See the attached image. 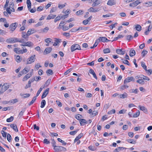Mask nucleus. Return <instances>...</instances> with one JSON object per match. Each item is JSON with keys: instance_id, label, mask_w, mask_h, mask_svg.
Instances as JSON below:
<instances>
[{"instance_id": "f3484780", "label": "nucleus", "mask_w": 152, "mask_h": 152, "mask_svg": "<svg viewBox=\"0 0 152 152\" xmlns=\"http://www.w3.org/2000/svg\"><path fill=\"white\" fill-rule=\"evenodd\" d=\"M138 107L140 110L143 111L145 113H147V109L145 107L139 105Z\"/></svg>"}, {"instance_id": "4468645a", "label": "nucleus", "mask_w": 152, "mask_h": 152, "mask_svg": "<svg viewBox=\"0 0 152 152\" xmlns=\"http://www.w3.org/2000/svg\"><path fill=\"white\" fill-rule=\"evenodd\" d=\"M33 43L30 42H26V45H23V44H20V46H28V47H31L33 45Z\"/></svg>"}, {"instance_id": "69168bd1", "label": "nucleus", "mask_w": 152, "mask_h": 152, "mask_svg": "<svg viewBox=\"0 0 152 152\" xmlns=\"http://www.w3.org/2000/svg\"><path fill=\"white\" fill-rule=\"evenodd\" d=\"M52 40V39H51L50 38H47L45 39V42H47V43H49L50 42H51V41Z\"/></svg>"}, {"instance_id": "f704fd0d", "label": "nucleus", "mask_w": 152, "mask_h": 152, "mask_svg": "<svg viewBox=\"0 0 152 152\" xmlns=\"http://www.w3.org/2000/svg\"><path fill=\"white\" fill-rule=\"evenodd\" d=\"M37 99L36 96H34L33 97L32 100L29 103H28V105L30 106L31 104H32Z\"/></svg>"}, {"instance_id": "e433bc0d", "label": "nucleus", "mask_w": 152, "mask_h": 152, "mask_svg": "<svg viewBox=\"0 0 152 152\" xmlns=\"http://www.w3.org/2000/svg\"><path fill=\"white\" fill-rule=\"evenodd\" d=\"M141 66L146 71H147V66L144 62H141Z\"/></svg>"}, {"instance_id": "9b49d317", "label": "nucleus", "mask_w": 152, "mask_h": 152, "mask_svg": "<svg viewBox=\"0 0 152 152\" xmlns=\"http://www.w3.org/2000/svg\"><path fill=\"white\" fill-rule=\"evenodd\" d=\"M99 42L101 41L102 42H107L108 41H110L111 40H108L106 37H100L98 39Z\"/></svg>"}, {"instance_id": "58836bf2", "label": "nucleus", "mask_w": 152, "mask_h": 152, "mask_svg": "<svg viewBox=\"0 0 152 152\" xmlns=\"http://www.w3.org/2000/svg\"><path fill=\"white\" fill-rule=\"evenodd\" d=\"M41 108H43L45 104H46V101L45 100H42V102L41 103Z\"/></svg>"}, {"instance_id": "6e6d98bb", "label": "nucleus", "mask_w": 152, "mask_h": 152, "mask_svg": "<svg viewBox=\"0 0 152 152\" xmlns=\"http://www.w3.org/2000/svg\"><path fill=\"white\" fill-rule=\"evenodd\" d=\"M25 111V109H22V110L18 116L21 117L23 115V113Z\"/></svg>"}, {"instance_id": "e2e57ef3", "label": "nucleus", "mask_w": 152, "mask_h": 152, "mask_svg": "<svg viewBox=\"0 0 152 152\" xmlns=\"http://www.w3.org/2000/svg\"><path fill=\"white\" fill-rule=\"evenodd\" d=\"M56 103L58 105V106L59 107H61L62 106V104L61 103V102H60L59 101H56Z\"/></svg>"}, {"instance_id": "20e7f679", "label": "nucleus", "mask_w": 152, "mask_h": 152, "mask_svg": "<svg viewBox=\"0 0 152 152\" xmlns=\"http://www.w3.org/2000/svg\"><path fill=\"white\" fill-rule=\"evenodd\" d=\"M14 51L16 53L18 54H23L24 53H26L27 50L26 49H23V50H19L18 48H15L14 49Z\"/></svg>"}, {"instance_id": "052dcab7", "label": "nucleus", "mask_w": 152, "mask_h": 152, "mask_svg": "<svg viewBox=\"0 0 152 152\" xmlns=\"http://www.w3.org/2000/svg\"><path fill=\"white\" fill-rule=\"evenodd\" d=\"M1 132L2 135L3 137L5 138L7 136V133L3 130L1 131Z\"/></svg>"}, {"instance_id": "5fc2aeb1", "label": "nucleus", "mask_w": 152, "mask_h": 152, "mask_svg": "<svg viewBox=\"0 0 152 152\" xmlns=\"http://www.w3.org/2000/svg\"><path fill=\"white\" fill-rule=\"evenodd\" d=\"M28 10L29 11L31 12L32 13L35 12L36 10V8L35 7H34L33 8H32L31 9V8H30L29 10Z\"/></svg>"}, {"instance_id": "c03bdc74", "label": "nucleus", "mask_w": 152, "mask_h": 152, "mask_svg": "<svg viewBox=\"0 0 152 152\" xmlns=\"http://www.w3.org/2000/svg\"><path fill=\"white\" fill-rule=\"evenodd\" d=\"M7 139L9 142H10L11 141V135L9 134H8L7 135Z\"/></svg>"}, {"instance_id": "393cba45", "label": "nucleus", "mask_w": 152, "mask_h": 152, "mask_svg": "<svg viewBox=\"0 0 152 152\" xmlns=\"http://www.w3.org/2000/svg\"><path fill=\"white\" fill-rule=\"evenodd\" d=\"M83 133L80 134L78 136H77L74 140V142H76L80 139L83 136Z\"/></svg>"}, {"instance_id": "4d7b16f0", "label": "nucleus", "mask_w": 152, "mask_h": 152, "mask_svg": "<svg viewBox=\"0 0 152 152\" xmlns=\"http://www.w3.org/2000/svg\"><path fill=\"white\" fill-rule=\"evenodd\" d=\"M44 8V7L42 6H39L37 7V11L39 12L42 11Z\"/></svg>"}, {"instance_id": "7ed1b4c3", "label": "nucleus", "mask_w": 152, "mask_h": 152, "mask_svg": "<svg viewBox=\"0 0 152 152\" xmlns=\"http://www.w3.org/2000/svg\"><path fill=\"white\" fill-rule=\"evenodd\" d=\"M93 2V3L92 4V6L94 7L99 4L101 2V0H89V3H92Z\"/></svg>"}, {"instance_id": "cd10ccee", "label": "nucleus", "mask_w": 152, "mask_h": 152, "mask_svg": "<svg viewBox=\"0 0 152 152\" xmlns=\"http://www.w3.org/2000/svg\"><path fill=\"white\" fill-rule=\"evenodd\" d=\"M135 28L136 30L138 31H140L142 29V27L139 24L135 25Z\"/></svg>"}, {"instance_id": "423d86ee", "label": "nucleus", "mask_w": 152, "mask_h": 152, "mask_svg": "<svg viewBox=\"0 0 152 152\" xmlns=\"http://www.w3.org/2000/svg\"><path fill=\"white\" fill-rule=\"evenodd\" d=\"M71 49V51L73 52L77 50H81V48L80 46L78 44H76L72 45Z\"/></svg>"}, {"instance_id": "a211bd4d", "label": "nucleus", "mask_w": 152, "mask_h": 152, "mask_svg": "<svg viewBox=\"0 0 152 152\" xmlns=\"http://www.w3.org/2000/svg\"><path fill=\"white\" fill-rule=\"evenodd\" d=\"M107 4L108 5L112 6L115 5L116 4V2L114 0H109Z\"/></svg>"}, {"instance_id": "bb28decb", "label": "nucleus", "mask_w": 152, "mask_h": 152, "mask_svg": "<svg viewBox=\"0 0 152 152\" xmlns=\"http://www.w3.org/2000/svg\"><path fill=\"white\" fill-rule=\"evenodd\" d=\"M61 39L56 38L55 40V42L54 43L53 45L55 46L58 45V44L61 42Z\"/></svg>"}, {"instance_id": "0eeeda50", "label": "nucleus", "mask_w": 152, "mask_h": 152, "mask_svg": "<svg viewBox=\"0 0 152 152\" xmlns=\"http://www.w3.org/2000/svg\"><path fill=\"white\" fill-rule=\"evenodd\" d=\"M131 81L134 82L135 81L134 78L132 77H130L126 78L124 81V84H125L126 83H129Z\"/></svg>"}, {"instance_id": "8fccbe9b", "label": "nucleus", "mask_w": 152, "mask_h": 152, "mask_svg": "<svg viewBox=\"0 0 152 152\" xmlns=\"http://www.w3.org/2000/svg\"><path fill=\"white\" fill-rule=\"evenodd\" d=\"M133 38V37L131 35H129L126 36V39L129 41L131 39H132Z\"/></svg>"}, {"instance_id": "09e8293b", "label": "nucleus", "mask_w": 152, "mask_h": 152, "mask_svg": "<svg viewBox=\"0 0 152 152\" xmlns=\"http://www.w3.org/2000/svg\"><path fill=\"white\" fill-rule=\"evenodd\" d=\"M103 52L104 53H109L110 52V51L109 48H107L104 49L103 50Z\"/></svg>"}, {"instance_id": "412c9836", "label": "nucleus", "mask_w": 152, "mask_h": 152, "mask_svg": "<svg viewBox=\"0 0 152 152\" xmlns=\"http://www.w3.org/2000/svg\"><path fill=\"white\" fill-rule=\"evenodd\" d=\"M80 122L81 126H83L86 124L87 123V122L86 120L84 119H82L80 120Z\"/></svg>"}, {"instance_id": "7c9ffc66", "label": "nucleus", "mask_w": 152, "mask_h": 152, "mask_svg": "<svg viewBox=\"0 0 152 152\" xmlns=\"http://www.w3.org/2000/svg\"><path fill=\"white\" fill-rule=\"evenodd\" d=\"M35 32L34 30L33 29H29L27 32V33L28 34V35L29 36L30 35L34 33Z\"/></svg>"}, {"instance_id": "de8ad7c7", "label": "nucleus", "mask_w": 152, "mask_h": 152, "mask_svg": "<svg viewBox=\"0 0 152 152\" xmlns=\"http://www.w3.org/2000/svg\"><path fill=\"white\" fill-rule=\"evenodd\" d=\"M123 148L122 147H119L116 148L113 151V152H119L121 151L122 149Z\"/></svg>"}, {"instance_id": "2f4dec72", "label": "nucleus", "mask_w": 152, "mask_h": 152, "mask_svg": "<svg viewBox=\"0 0 152 152\" xmlns=\"http://www.w3.org/2000/svg\"><path fill=\"white\" fill-rule=\"evenodd\" d=\"M26 3L27 5L28 8V10H29L31 8V3L30 0H27Z\"/></svg>"}, {"instance_id": "4be33fe9", "label": "nucleus", "mask_w": 152, "mask_h": 152, "mask_svg": "<svg viewBox=\"0 0 152 152\" xmlns=\"http://www.w3.org/2000/svg\"><path fill=\"white\" fill-rule=\"evenodd\" d=\"M10 126L15 132H18V129L16 125L14 124H11L10 125Z\"/></svg>"}, {"instance_id": "c85d7f7f", "label": "nucleus", "mask_w": 152, "mask_h": 152, "mask_svg": "<svg viewBox=\"0 0 152 152\" xmlns=\"http://www.w3.org/2000/svg\"><path fill=\"white\" fill-rule=\"evenodd\" d=\"M121 58V60L123 63H124L125 64H127L128 65H130V63L129 61L127 60L126 59H124L121 58Z\"/></svg>"}, {"instance_id": "1a4fd4ad", "label": "nucleus", "mask_w": 152, "mask_h": 152, "mask_svg": "<svg viewBox=\"0 0 152 152\" xmlns=\"http://www.w3.org/2000/svg\"><path fill=\"white\" fill-rule=\"evenodd\" d=\"M140 3V1L137 0L132 3H130L129 4V6L130 7H134L137 6Z\"/></svg>"}, {"instance_id": "c756f323", "label": "nucleus", "mask_w": 152, "mask_h": 152, "mask_svg": "<svg viewBox=\"0 0 152 152\" xmlns=\"http://www.w3.org/2000/svg\"><path fill=\"white\" fill-rule=\"evenodd\" d=\"M98 114V112L96 111H94L91 114V117L93 118L94 116L97 115Z\"/></svg>"}, {"instance_id": "39448f33", "label": "nucleus", "mask_w": 152, "mask_h": 152, "mask_svg": "<svg viewBox=\"0 0 152 152\" xmlns=\"http://www.w3.org/2000/svg\"><path fill=\"white\" fill-rule=\"evenodd\" d=\"M54 150L56 151H66V149L64 147L57 146H55L54 148H53Z\"/></svg>"}, {"instance_id": "9d476101", "label": "nucleus", "mask_w": 152, "mask_h": 152, "mask_svg": "<svg viewBox=\"0 0 152 152\" xmlns=\"http://www.w3.org/2000/svg\"><path fill=\"white\" fill-rule=\"evenodd\" d=\"M49 90V88H47L45 89V91H44L41 97V98L42 99H43L45 98L48 94Z\"/></svg>"}, {"instance_id": "72a5a7b5", "label": "nucleus", "mask_w": 152, "mask_h": 152, "mask_svg": "<svg viewBox=\"0 0 152 152\" xmlns=\"http://www.w3.org/2000/svg\"><path fill=\"white\" fill-rule=\"evenodd\" d=\"M138 90L137 89H131L129 90V91L130 93H134L135 94H137L138 92Z\"/></svg>"}, {"instance_id": "37998d69", "label": "nucleus", "mask_w": 152, "mask_h": 152, "mask_svg": "<svg viewBox=\"0 0 152 152\" xmlns=\"http://www.w3.org/2000/svg\"><path fill=\"white\" fill-rule=\"evenodd\" d=\"M140 114V112L139 110H138L136 113H134L133 115V117L134 118H136L138 117Z\"/></svg>"}, {"instance_id": "473e14b6", "label": "nucleus", "mask_w": 152, "mask_h": 152, "mask_svg": "<svg viewBox=\"0 0 152 152\" xmlns=\"http://www.w3.org/2000/svg\"><path fill=\"white\" fill-rule=\"evenodd\" d=\"M49 30V28L48 27H46L43 29H41V31L42 33H46Z\"/></svg>"}, {"instance_id": "2eb2a0df", "label": "nucleus", "mask_w": 152, "mask_h": 152, "mask_svg": "<svg viewBox=\"0 0 152 152\" xmlns=\"http://www.w3.org/2000/svg\"><path fill=\"white\" fill-rule=\"evenodd\" d=\"M52 48L50 47L47 48L45 50L44 53H45L46 54L50 53L52 51Z\"/></svg>"}, {"instance_id": "774afa93", "label": "nucleus", "mask_w": 152, "mask_h": 152, "mask_svg": "<svg viewBox=\"0 0 152 152\" xmlns=\"http://www.w3.org/2000/svg\"><path fill=\"white\" fill-rule=\"evenodd\" d=\"M99 42V40L98 39H96V41L95 43L94 44V46L95 47H96L98 45Z\"/></svg>"}, {"instance_id": "13d9d810", "label": "nucleus", "mask_w": 152, "mask_h": 152, "mask_svg": "<svg viewBox=\"0 0 152 152\" xmlns=\"http://www.w3.org/2000/svg\"><path fill=\"white\" fill-rule=\"evenodd\" d=\"M115 112V109H112L110 111L108 112L107 114L109 115L111 114L112 113H114Z\"/></svg>"}, {"instance_id": "aec40b11", "label": "nucleus", "mask_w": 152, "mask_h": 152, "mask_svg": "<svg viewBox=\"0 0 152 152\" xmlns=\"http://www.w3.org/2000/svg\"><path fill=\"white\" fill-rule=\"evenodd\" d=\"M89 72L93 75L94 77L96 79H97L96 75L94 72V70L92 69H90L89 71Z\"/></svg>"}, {"instance_id": "4c0bfd02", "label": "nucleus", "mask_w": 152, "mask_h": 152, "mask_svg": "<svg viewBox=\"0 0 152 152\" xmlns=\"http://www.w3.org/2000/svg\"><path fill=\"white\" fill-rule=\"evenodd\" d=\"M12 6H10L9 7H7L6 8V11L8 12V13L10 15L11 14V11L10 10L13 7Z\"/></svg>"}, {"instance_id": "6ab92c4d", "label": "nucleus", "mask_w": 152, "mask_h": 152, "mask_svg": "<svg viewBox=\"0 0 152 152\" xmlns=\"http://www.w3.org/2000/svg\"><path fill=\"white\" fill-rule=\"evenodd\" d=\"M32 75V73H31L30 74H28L26 75L24 77H23V81H25L27 79H28L30 78Z\"/></svg>"}, {"instance_id": "338daca9", "label": "nucleus", "mask_w": 152, "mask_h": 152, "mask_svg": "<svg viewBox=\"0 0 152 152\" xmlns=\"http://www.w3.org/2000/svg\"><path fill=\"white\" fill-rule=\"evenodd\" d=\"M137 83H143H143L144 82V81L143 80V79H139L137 81Z\"/></svg>"}, {"instance_id": "864d4df0", "label": "nucleus", "mask_w": 152, "mask_h": 152, "mask_svg": "<svg viewBox=\"0 0 152 152\" xmlns=\"http://www.w3.org/2000/svg\"><path fill=\"white\" fill-rule=\"evenodd\" d=\"M147 53L148 51L146 50H143L141 53L142 57H144Z\"/></svg>"}, {"instance_id": "dca6fc26", "label": "nucleus", "mask_w": 152, "mask_h": 152, "mask_svg": "<svg viewBox=\"0 0 152 152\" xmlns=\"http://www.w3.org/2000/svg\"><path fill=\"white\" fill-rule=\"evenodd\" d=\"M116 52L117 54L124 55L125 54V51H122L121 49L118 48L116 50Z\"/></svg>"}, {"instance_id": "f03ea898", "label": "nucleus", "mask_w": 152, "mask_h": 152, "mask_svg": "<svg viewBox=\"0 0 152 152\" xmlns=\"http://www.w3.org/2000/svg\"><path fill=\"white\" fill-rule=\"evenodd\" d=\"M35 55H32L31 57L28 58L26 63V64H30L34 62L36 59Z\"/></svg>"}, {"instance_id": "a878e982", "label": "nucleus", "mask_w": 152, "mask_h": 152, "mask_svg": "<svg viewBox=\"0 0 152 152\" xmlns=\"http://www.w3.org/2000/svg\"><path fill=\"white\" fill-rule=\"evenodd\" d=\"M56 16V15H53L52 14H50L47 17L46 19L47 20H50L51 19H53Z\"/></svg>"}, {"instance_id": "ea45409f", "label": "nucleus", "mask_w": 152, "mask_h": 152, "mask_svg": "<svg viewBox=\"0 0 152 152\" xmlns=\"http://www.w3.org/2000/svg\"><path fill=\"white\" fill-rule=\"evenodd\" d=\"M127 141L128 142L132 144H135L136 142L135 141H134L133 140H131L130 139H128L127 140Z\"/></svg>"}, {"instance_id": "6e6552de", "label": "nucleus", "mask_w": 152, "mask_h": 152, "mask_svg": "<svg viewBox=\"0 0 152 152\" xmlns=\"http://www.w3.org/2000/svg\"><path fill=\"white\" fill-rule=\"evenodd\" d=\"M18 25V23H12L10 26V28L12 31H14Z\"/></svg>"}, {"instance_id": "b1692460", "label": "nucleus", "mask_w": 152, "mask_h": 152, "mask_svg": "<svg viewBox=\"0 0 152 152\" xmlns=\"http://www.w3.org/2000/svg\"><path fill=\"white\" fill-rule=\"evenodd\" d=\"M127 94L126 93H124V94H120L119 95L118 98H120L124 99L127 97Z\"/></svg>"}, {"instance_id": "c9c22d12", "label": "nucleus", "mask_w": 152, "mask_h": 152, "mask_svg": "<svg viewBox=\"0 0 152 152\" xmlns=\"http://www.w3.org/2000/svg\"><path fill=\"white\" fill-rule=\"evenodd\" d=\"M22 58H20L19 56L18 55L16 57V61L18 63H20L21 62Z\"/></svg>"}, {"instance_id": "49530a36", "label": "nucleus", "mask_w": 152, "mask_h": 152, "mask_svg": "<svg viewBox=\"0 0 152 152\" xmlns=\"http://www.w3.org/2000/svg\"><path fill=\"white\" fill-rule=\"evenodd\" d=\"M78 130L79 129H77L75 131L70 132L69 133L71 135H74L78 131Z\"/></svg>"}, {"instance_id": "f257e3e1", "label": "nucleus", "mask_w": 152, "mask_h": 152, "mask_svg": "<svg viewBox=\"0 0 152 152\" xmlns=\"http://www.w3.org/2000/svg\"><path fill=\"white\" fill-rule=\"evenodd\" d=\"M6 42L9 43H13L16 42H24V39L19 40L17 38L15 37L7 39Z\"/></svg>"}, {"instance_id": "5701e85b", "label": "nucleus", "mask_w": 152, "mask_h": 152, "mask_svg": "<svg viewBox=\"0 0 152 152\" xmlns=\"http://www.w3.org/2000/svg\"><path fill=\"white\" fill-rule=\"evenodd\" d=\"M129 55L131 57H132L134 56L136 54L135 51L134 49H131L129 51Z\"/></svg>"}, {"instance_id": "a18cd8bd", "label": "nucleus", "mask_w": 152, "mask_h": 152, "mask_svg": "<svg viewBox=\"0 0 152 152\" xmlns=\"http://www.w3.org/2000/svg\"><path fill=\"white\" fill-rule=\"evenodd\" d=\"M140 78L142 79L143 80L148 81L149 80H150L149 78L148 77L146 76H145L144 75H142V77H140Z\"/></svg>"}, {"instance_id": "f8f14e48", "label": "nucleus", "mask_w": 152, "mask_h": 152, "mask_svg": "<svg viewBox=\"0 0 152 152\" xmlns=\"http://www.w3.org/2000/svg\"><path fill=\"white\" fill-rule=\"evenodd\" d=\"M29 35H28V34L24 31L22 32V37L26 40H28Z\"/></svg>"}, {"instance_id": "680f3d73", "label": "nucleus", "mask_w": 152, "mask_h": 152, "mask_svg": "<svg viewBox=\"0 0 152 152\" xmlns=\"http://www.w3.org/2000/svg\"><path fill=\"white\" fill-rule=\"evenodd\" d=\"M62 26L63 27V31H66L69 29V27L68 26H64V25H62Z\"/></svg>"}, {"instance_id": "3c124183", "label": "nucleus", "mask_w": 152, "mask_h": 152, "mask_svg": "<svg viewBox=\"0 0 152 152\" xmlns=\"http://www.w3.org/2000/svg\"><path fill=\"white\" fill-rule=\"evenodd\" d=\"M81 117H82V115L80 114H78L76 115L75 116V117L76 118L77 120H79L80 121V120L81 118Z\"/></svg>"}, {"instance_id": "0e129e2a", "label": "nucleus", "mask_w": 152, "mask_h": 152, "mask_svg": "<svg viewBox=\"0 0 152 152\" xmlns=\"http://www.w3.org/2000/svg\"><path fill=\"white\" fill-rule=\"evenodd\" d=\"M42 88L41 87L37 91V95H36V97L38 96L39 95V94H40V93H41V92L42 91Z\"/></svg>"}, {"instance_id": "ddd939ff", "label": "nucleus", "mask_w": 152, "mask_h": 152, "mask_svg": "<svg viewBox=\"0 0 152 152\" xmlns=\"http://www.w3.org/2000/svg\"><path fill=\"white\" fill-rule=\"evenodd\" d=\"M93 7H90L89 9L88 10V11L90 12H98L99 10V8L97 9H94Z\"/></svg>"}, {"instance_id": "a19ab883", "label": "nucleus", "mask_w": 152, "mask_h": 152, "mask_svg": "<svg viewBox=\"0 0 152 152\" xmlns=\"http://www.w3.org/2000/svg\"><path fill=\"white\" fill-rule=\"evenodd\" d=\"M46 73L48 75H52L53 74V71L50 69H48L46 71Z\"/></svg>"}, {"instance_id": "bf43d9fd", "label": "nucleus", "mask_w": 152, "mask_h": 152, "mask_svg": "<svg viewBox=\"0 0 152 152\" xmlns=\"http://www.w3.org/2000/svg\"><path fill=\"white\" fill-rule=\"evenodd\" d=\"M76 14L77 15H80L83 14V11L81 10H79L76 12Z\"/></svg>"}, {"instance_id": "603ef678", "label": "nucleus", "mask_w": 152, "mask_h": 152, "mask_svg": "<svg viewBox=\"0 0 152 152\" xmlns=\"http://www.w3.org/2000/svg\"><path fill=\"white\" fill-rule=\"evenodd\" d=\"M56 143L55 141L54 140V139L52 140V142H51V144L53 147H54V148H55V146H57L56 145Z\"/></svg>"}, {"instance_id": "79ce46f5", "label": "nucleus", "mask_w": 152, "mask_h": 152, "mask_svg": "<svg viewBox=\"0 0 152 152\" xmlns=\"http://www.w3.org/2000/svg\"><path fill=\"white\" fill-rule=\"evenodd\" d=\"M14 119V117L12 116L7 119L6 121L7 122H10L12 121Z\"/></svg>"}]
</instances>
